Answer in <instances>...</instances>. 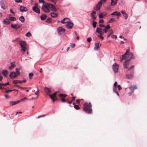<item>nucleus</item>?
Here are the masks:
<instances>
[{
    "instance_id": "obj_7",
    "label": "nucleus",
    "mask_w": 147,
    "mask_h": 147,
    "mask_svg": "<svg viewBox=\"0 0 147 147\" xmlns=\"http://www.w3.org/2000/svg\"><path fill=\"white\" fill-rule=\"evenodd\" d=\"M48 6L46 3V5L43 4L42 7V9L45 12H49V9L48 8Z\"/></svg>"
},
{
    "instance_id": "obj_32",
    "label": "nucleus",
    "mask_w": 147,
    "mask_h": 147,
    "mask_svg": "<svg viewBox=\"0 0 147 147\" xmlns=\"http://www.w3.org/2000/svg\"><path fill=\"white\" fill-rule=\"evenodd\" d=\"M13 84H17V83H22V82H21V81H20V80H14L13 82Z\"/></svg>"
},
{
    "instance_id": "obj_42",
    "label": "nucleus",
    "mask_w": 147,
    "mask_h": 147,
    "mask_svg": "<svg viewBox=\"0 0 147 147\" xmlns=\"http://www.w3.org/2000/svg\"><path fill=\"white\" fill-rule=\"evenodd\" d=\"M97 22L94 21H93V23L92 24V25L94 28H95L96 27V24Z\"/></svg>"
},
{
    "instance_id": "obj_41",
    "label": "nucleus",
    "mask_w": 147,
    "mask_h": 147,
    "mask_svg": "<svg viewBox=\"0 0 147 147\" xmlns=\"http://www.w3.org/2000/svg\"><path fill=\"white\" fill-rule=\"evenodd\" d=\"M74 107L75 109L77 110H79L80 109V107L78 105H74Z\"/></svg>"
},
{
    "instance_id": "obj_58",
    "label": "nucleus",
    "mask_w": 147,
    "mask_h": 147,
    "mask_svg": "<svg viewBox=\"0 0 147 147\" xmlns=\"http://www.w3.org/2000/svg\"><path fill=\"white\" fill-rule=\"evenodd\" d=\"M15 1L17 3H21L22 2V0H15Z\"/></svg>"
},
{
    "instance_id": "obj_2",
    "label": "nucleus",
    "mask_w": 147,
    "mask_h": 147,
    "mask_svg": "<svg viewBox=\"0 0 147 147\" xmlns=\"http://www.w3.org/2000/svg\"><path fill=\"white\" fill-rule=\"evenodd\" d=\"M83 110L88 114H91L92 113V106L90 103L86 102L83 105Z\"/></svg>"
},
{
    "instance_id": "obj_11",
    "label": "nucleus",
    "mask_w": 147,
    "mask_h": 147,
    "mask_svg": "<svg viewBox=\"0 0 147 147\" xmlns=\"http://www.w3.org/2000/svg\"><path fill=\"white\" fill-rule=\"evenodd\" d=\"M57 30L58 33L61 35L65 32V30L62 27H59L58 28Z\"/></svg>"
},
{
    "instance_id": "obj_38",
    "label": "nucleus",
    "mask_w": 147,
    "mask_h": 147,
    "mask_svg": "<svg viewBox=\"0 0 147 147\" xmlns=\"http://www.w3.org/2000/svg\"><path fill=\"white\" fill-rule=\"evenodd\" d=\"M10 20L13 21H15L16 20V18H15L13 17H10L9 18Z\"/></svg>"
},
{
    "instance_id": "obj_48",
    "label": "nucleus",
    "mask_w": 147,
    "mask_h": 147,
    "mask_svg": "<svg viewBox=\"0 0 147 147\" xmlns=\"http://www.w3.org/2000/svg\"><path fill=\"white\" fill-rule=\"evenodd\" d=\"M51 18L48 19L46 21L47 22V23H49L51 22Z\"/></svg>"
},
{
    "instance_id": "obj_21",
    "label": "nucleus",
    "mask_w": 147,
    "mask_h": 147,
    "mask_svg": "<svg viewBox=\"0 0 147 147\" xmlns=\"http://www.w3.org/2000/svg\"><path fill=\"white\" fill-rule=\"evenodd\" d=\"M20 10L22 12L26 11L28 10L27 9L26 7L22 6H21L20 7Z\"/></svg>"
},
{
    "instance_id": "obj_40",
    "label": "nucleus",
    "mask_w": 147,
    "mask_h": 147,
    "mask_svg": "<svg viewBox=\"0 0 147 147\" xmlns=\"http://www.w3.org/2000/svg\"><path fill=\"white\" fill-rule=\"evenodd\" d=\"M33 74L32 73H30L29 74V77L30 79V80L31 79V78H32L33 77Z\"/></svg>"
},
{
    "instance_id": "obj_63",
    "label": "nucleus",
    "mask_w": 147,
    "mask_h": 147,
    "mask_svg": "<svg viewBox=\"0 0 147 147\" xmlns=\"http://www.w3.org/2000/svg\"><path fill=\"white\" fill-rule=\"evenodd\" d=\"M14 86H16L17 87H18V88H19L21 89L22 87L20 86H19L17 85H14Z\"/></svg>"
},
{
    "instance_id": "obj_20",
    "label": "nucleus",
    "mask_w": 147,
    "mask_h": 147,
    "mask_svg": "<svg viewBox=\"0 0 147 147\" xmlns=\"http://www.w3.org/2000/svg\"><path fill=\"white\" fill-rule=\"evenodd\" d=\"M32 9L35 12L40 13V9L36 7H32Z\"/></svg>"
},
{
    "instance_id": "obj_25",
    "label": "nucleus",
    "mask_w": 147,
    "mask_h": 147,
    "mask_svg": "<svg viewBox=\"0 0 147 147\" xmlns=\"http://www.w3.org/2000/svg\"><path fill=\"white\" fill-rule=\"evenodd\" d=\"M117 0H111V6L114 5L117 3Z\"/></svg>"
},
{
    "instance_id": "obj_30",
    "label": "nucleus",
    "mask_w": 147,
    "mask_h": 147,
    "mask_svg": "<svg viewBox=\"0 0 147 147\" xmlns=\"http://www.w3.org/2000/svg\"><path fill=\"white\" fill-rule=\"evenodd\" d=\"M19 20L22 22H24L25 20V18L23 16H20L19 18Z\"/></svg>"
},
{
    "instance_id": "obj_44",
    "label": "nucleus",
    "mask_w": 147,
    "mask_h": 147,
    "mask_svg": "<svg viewBox=\"0 0 147 147\" xmlns=\"http://www.w3.org/2000/svg\"><path fill=\"white\" fill-rule=\"evenodd\" d=\"M106 1V0H100L99 2L102 4V3H105Z\"/></svg>"
},
{
    "instance_id": "obj_37",
    "label": "nucleus",
    "mask_w": 147,
    "mask_h": 147,
    "mask_svg": "<svg viewBox=\"0 0 147 147\" xmlns=\"http://www.w3.org/2000/svg\"><path fill=\"white\" fill-rule=\"evenodd\" d=\"M105 15H104L102 13L100 14L99 15V18H103Z\"/></svg>"
},
{
    "instance_id": "obj_3",
    "label": "nucleus",
    "mask_w": 147,
    "mask_h": 147,
    "mask_svg": "<svg viewBox=\"0 0 147 147\" xmlns=\"http://www.w3.org/2000/svg\"><path fill=\"white\" fill-rule=\"evenodd\" d=\"M134 66L133 65H131L129 67H128V68H127V69L126 73V76L127 78L128 79H131L133 77V72L132 71L131 72H130V70L132 69H133L134 68Z\"/></svg>"
},
{
    "instance_id": "obj_12",
    "label": "nucleus",
    "mask_w": 147,
    "mask_h": 147,
    "mask_svg": "<svg viewBox=\"0 0 147 147\" xmlns=\"http://www.w3.org/2000/svg\"><path fill=\"white\" fill-rule=\"evenodd\" d=\"M73 25V23L70 21L66 24V27L67 28L70 29L72 28Z\"/></svg>"
},
{
    "instance_id": "obj_14",
    "label": "nucleus",
    "mask_w": 147,
    "mask_h": 147,
    "mask_svg": "<svg viewBox=\"0 0 147 147\" xmlns=\"http://www.w3.org/2000/svg\"><path fill=\"white\" fill-rule=\"evenodd\" d=\"M11 28L13 29H17L20 28L21 27V25H19L18 24H11Z\"/></svg>"
},
{
    "instance_id": "obj_33",
    "label": "nucleus",
    "mask_w": 147,
    "mask_h": 147,
    "mask_svg": "<svg viewBox=\"0 0 147 147\" xmlns=\"http://www.w3.org/2000/svg\"><path fill=\"white\" fill-rule=\"evenodd\" d=\"M96 32L99 34L100 35H102L104 34V32L102 31H99L98 30H96Z\"/></svg>"
},
{
    "instance_id": "obj_57",
    "label": "nucleus",
    "mask_w": 147,
    "mask_h": 147,
    "mask_svg": "<svg viewBox=\"0 0 147 147\" xmlns=\"http://www.w3.org/2000/svg\"><path fill=\"white\" fill-rule=\"evenodd\" d=\"M39 2L40 3H42L44 4L45 3V1L44 0H39Z\"/></svg>"
},
{
    "instance_id": "obj_61",
    "label": "nucleus",
    "mask_w": 147,
    "mask_h": 147,
    "mask_svg": "<svg viewBox=\"0 0 147 147\" xmlns=\"http://www.w3.org/2000/svg\"><path fill=\"white\" fill-rule=\"evenodd\" d=\"M0 5L1 6L3 5V2L2 1H0Z\"/></svg>"
},
{
    "instance_id": "obj_55",
    "label": "nucleus",
    "mask_w": 147,
    "mask_h": 147,
    "mask_svg": "<svg viewBox=\"0 0 147 147\" xmlns=\"http://www.w3.org/2000/svg\"><path fill=\"white\" fill-rule=\"evenodd\" d=\"M76 45L75 43L73 44L72 45H70V46L72 48H74L75 46Z\"/></svg>"
},
{
    "instance_id": "obj_49",
    "label": "nucleus",
    "mask_w": 147,
    "mask_h": 147,
    "mask_svg": "<svg viewBox=\"0 0 147 147\" xmlns=\"http://www.w3.org/2000/svg\"><path fill=\"white\" fill-rule=\"evenodd\" d=\"M110 28V25L109 24H108L105 28L107 30H109Z\"/></svg>"
},
{
    "instance_id": "obj_13",
    "label": "nucleus",
    "mask_w": 147,
    "mask_h": 147,
    "mask_svg": "<svg viewBox=\"0 0 147 147\" xmlns=\"http://www.w3.org/2000/svg\"><path fill=\"white\" fill-rule=\"evenodd\" d=\"M57 92H56L53 93L52 95H49V96L53 100V102H54L57 99V98H56V99H55Z\"/></svg>"
},
{
    "instance_id": "obj_47",
    "label": "nucleus",
    "mask_w": 147,
    "mask_h": 147,
    "mask_svg": "<svg viewBox=\"0 0 147 147\" xmlns=\"http://www.w3.org/2000/svg\"><path fill=\"white\" fill-rule=\"evenodd\" d=\"M13 91V90H7L5 91V92L6 93H7L10 92H11Z\"/></svg>"
},
{
    "instance_id": "obj_9",
    "label": "nucleus",
    "mask_w": 147,
    "mask_h": 147,
    "mask_svg": "<svg viewBox=\"0 0 147 147\" xmlns=\"http://www.w3.org/2000/svg\"><path fill=\"white\" fill-rule=\"evenodd\" d=\"M59 97L61 98V101L63 102H64L66 101V100L65 99L67 95L66 94H59Z\"/></svg>"
},
{
    "instance_id": "obj_1",
    "label": "nucleus",
    "mask_w": 147,
    "mask_h": 147,
    "mask_svg": "<svg viewBox=\"0 0 147 147\" xmlns=\"http://www.w3.org/2000/svg\"><path fill=\"white\" fill-rule=\"evenodd\" d=\"M129 49H127L126 52L123 55H122L121 58V61L126 59H134V55L131 52H130Z\"/></svg>"
},
{
    "instance_id": "obj_39",
    "label": "nucleus",
    "mask_w": 147,
    "mask_h": 147,
    "mask_svg": "<svg viewBox=\"0 0 147 147\" xmlns=\"http://www.w3.org/2000/svg\"><path fill=\"white\" fill-rule=\"evenodd\" d=\"M115 18H111L110 20H109V23H112L114 21H115Z\"/></svg>"
},
{
    "instance_id": "obj_53",
    "label": "nucleus",
    "mask_w": 147,
    "mask_h": 147,
    "mask_svg": "<svg viewBox=\"0 0 147 147\" xmlns=\"http://www.w3.org/2000/svg\"><path fill=\"white\" fill-rule=\"evenodd\" d=\"M124 16L125 19H127L128 17V15L127 13L125 14Z\"/></svg>"
},
{
    "instance_id": "obj_23",
    "label": "nucleus",
    "mask_w": 147,
    "mask_h": 147,
    "mask_svg": "<svg viewBox=\"0 0 147 147\" xmlns=\"http://www.w3.org/2000/svg\"><path fill=\"white\" fill-rule=\"evenodd\" d=\"M99 43H95V46L94 47V49L95 50H97L99 49L100 47L99 46Z\"/></svg>"
},
{
    "instance_id": "obj_24",
    "label": "nucleus",
    "mask_w": 147,
    "mask_h": 147,
    "mask_svg": "<svg viewBox=\"0 0 147 147\" xmlns=\"http://www.w3.org/2000/svg\"><path fill=\"white\" fill-rule=\"evenodd\" d=\"M45 90L47 94H49L51 92L50 89L47 87H45Z\"/></svg>"
},
{
    "instance_id": "obj_56",
    "label": "nucleus",
    "mask_w": 147,
    "mask_h": 147,
    "mask_svg": "<svg viewBox=\"0 0 147 147\" xmlns=\"http://www.w3.org/2000/svg\"><path fill=\"white\" fill-rule=\"evenodd\" d=\"M102 31L104 32V33H106L107 32L108 30L106 29V28H104L102 29Z\"/></svg>"
},
{
    "instance_id": "obj_46",
    "label": "nucleus",
    "mask_w": 147,
    "mask_h": 147,
    "mask_svg": "<svg viewBox=\"0 0 147 147\" xmlns=\"http://www.w3.org/2000/svg\"><path fill=\"white\" fill-rule=\"evenodd\" d=\"M31 34L29 32H28L26 34L25 36H31Z\"/></svg>"
},
{
    "instance_id": "obj_59",
    "label": "nucleus",
    "mask_w": 147,
    "mask_h": 147,
    "mask_svg": "<svg viewBox=\"0 0 147 147\" xmlns=\"http://www.w3.org/2000/svg\"><path fill=\"white\" fill-rule=\"evenodd\" d=\"M98 37L101 38L102 40H103L104 39V37L102 35H99L98 36Z\"/></svg>"
},
{
    "instance_id": "obj_22",
    "label": "nucleus",
    "mask_w": 147,
    "mask_h": 147,
    "mask_svg": "<svg viewBox=\"0 0 147 147\" xmlns=\"http://www.w3.org/2000/svg\"><path fill=\"white\" fill-rule=\"evenodd\" d=\"M121 14L118 11H115L111 13L112 15H116L117 16H120Z\"/></svg>"
},
{
    "instance_id": "obj_28",
    "label": "nucleus",
    "mask_w": 147,
    "mask_h": 147,
    "mask_svg": "<svg viewBox=\"0 0 147 147\" xmlns=\"http://www.w3.org/2000/svg\"><path fill=\"white\" fill-rule=\"evenodd\" d=\"M8 71L7 70H3L2 71V74L5 76L6 77L7 75Z\"/></svg>"
},
{
    "instance_id": "obj_19",
    "label": "nucleus",
    "mask_w": 147,
    "mask_h": 147,
    "mask_svg": "<svg viewBox=\"0 0 147 147\" xmlns=\"http://www.w3.org/2000/svg\"><path fill=\"white\" fill-rule=\"evenodd\" d=\"M102 5L99 2L97 4L96 8H95L94 9L96 11H99L102 6Z\"/></svg>"
},
{
    "instance_id": "obj_8",
    "label": "nucleus",
    "mask_w": 147,
    "mask_h": 147,
    "mask_svg": "<svg viewBox=\"0 0 147 147\" xmlns=\"http://www.w3.org/2000/svg\"><path fill=\"white\" fill-rule=\"evenodd\" d=\"M119 67V65L117 63H114L113 66V69L114 72L117 73L118 71V69Z\"/></svg>"
},
{
    "instance_id": "obj_10",
    "label": "nucleus",
    "mask_w": 147,
    "mask_h": 147,
    "mask_svg": "<svg viewBox=\"0 0 147 147\" xmlns=\"http://www.w3.org/2000/svg\"><path fill=\"white\" fill-rule=\"evenodd\" d=\"M130 59H126L125 61L123 63V65L124 67L125 68H128V67H129V62L130 61Z\"/></svg>"
},
{
    "instance_id": "obj_6",
    "label": "nucleus",
    "mask_w": 147,
    "mask_h": 147,
    "mask_svg": "<svg viewBox=\"0 0 147 147\" xmlns=\"http://www.w3.org/2000/svg\"><path fill=\"white\" fill-rule=\"evenodd\" d=\"M47 4L52 11H57V9L53 5L48 3H47Z\"/></svg>"
},
{
    "instance_id": "obj_26",
    "label": "nucleus",
    "mask_w": 147,
    "mask_h": 147,
    "mask_svg": "<svg viewBox=\"0 0 147 147\" xmlns=\"http://www.w3.org/2000/svg\"><path fill=\"white\" fill-rule=\"evenodd\" d=\"M3 22L4 24H9V20L8 19H5L3 20Z\"/></svg>"
},
{
    "instance_id": "obj_64",
    "label": "nucleus",
    "mask_w": 147,
    "mask_h": 147,
    "mask_svg": "<svg viewBox=\"0 0 147 147\" xmlns=\"http://www.w3.org/2000/svg\"><path fill=\"white\" fill-rule=\"evenodd\" d=\"M3 79V77L0 74V81H1Z\"/></svg>"
},
{
    "instance_id": "obj_16",
    "label": "nucleus",
    "mask_w": 147,
    "mask_h": 147,
    "mask_svg": "<svg viewBox=\"0 0 147 147\" xmlns=\"http://www.w3.org/2000/svg\"><path fill=\"white\" fill-rule=\"evenodd\" d=\"M17 75L15 72H13L11 73L9 77L11 79H13L17 77Z\"/></svg>"
},
{
    "instance_id": "obj_36",
    "label": "nucleus",
    "mask_w": 147,
    "mask_h": 147,
    "mask_svg": "<svg viewBox=\"0 0 147 147\" xmlns=\"http://www.w3.org/2000/svg\"><path fill=\"white\" fill-rule=\"evenodd\" d=\"M75 98H76L75 97H73L72 98V100H71L70 101H68V103L69 104H71L72 102L75 100Z\"/></svg>"
},
{
    "instance_id": "obj_27",
    "label": "nucleus",
    "mask_w": 147,
    "mask_h": 147,
    "mask_svg": "<svg viewBox=\"0 0 147 147\" xmlns=\"http://www.w3.org/2000/svg\"><path fill=\"white\" fill-rule=\"evenodd\" d=\"M11 66L9 67V69H12L14 68L16 66V65L14 63H11Z\"/></svg>"
},
{
    "instance_id": "obj_29",
    "label": "nucleus",
    "mask_w": 147,
    "mask_h": 147,
    "mask_svg": "<svg viewBox=\"0 0 147 147\" xmlns=\"http://www.w3.org/2000/svg\"><path fill=\"white\" fill-rule=\"evenodd\" d=\"M20 70V68H16V74L17 75H19L20 74V73L19 72V71Z\"/></svg>"
},
{
    "instance_id": "obj_51",
    "label": "nucleus",
    "mask_w": 147,
    "mask_h": 147,
    "mask_svg": "<svg viewBox=\"0 0 147 147\" xmlns=\"http://www.w3.org/2000/svg\"><path fill=\"white\" fill-rule=\"evenodd\" d=\"M92 40V38L91 37H89L87 39V41L88 42H90Z\"/></svg>"
},
{
    "instance_id": "obj_17",
    "label": "nucleus",
    "mask_w": 147,
    "mask_h": 147,
    "mask_svg": "<svg viewBox=\"0 0 147 147\" xmlns=\"http://www.w3.org/2000/svg\"><path fill=\"white\" fill-rule=\"evenodd\" d=\"M96 12L94 11L91 13V17L92 19L95 20L96 19L97 16H96Z\"/></svg>"
},
{
    "instance_id": "obj_34",
    "label": "nucleus",
    "mask_w": 147,
    "mask_h": 147,
    "mask_svg": "<svg viewBox=\"0 0 147 147\" xmlns=\"http://www.w3.org/2000/svg\"><path fill=\"white\" fill-rule=\"evenodd\" d=\"M51 16L52 17L54 18L56 17L57 16V14L55 13H51Z\"/></svg>"
},
{
    "instance_id": "obj_54",
    "label": "nucleus",
    "mask_w": 147,
    "mask_h": 147,
    "mask_svg": "<svg viewBox=\"0 0 147 147\" xmlns=\"http://www.w3.org/2000/svg\"><path fill=\"white\" fill-rule=\"evenodd\" d=\"M117 88L119 90V91L121 89V88L120 85H118L117 86Z\"/></svg>"
},
{
    "instance_id": "obj_43",
    "label": "nucleus",
    "mask_w": 147,
    "mask_h": 147,
    "mask_svg": "<svg viewBox=\"0 0 147 147\" xmlns=\"http://www.w3.org/2000/svg\"><path fill=\"white\" fill-rule=\"evenodd\" d=\"M28 100V98H27L26 97H24L23 98L21 99L20 101V102H22V101H24V100Z\"/></svg>"
},
{
    "instance_id": "obj_60",
    "label": "nucleus",
    "mask_w": 147,
    "mask_h": 147,
    "mask_svg": "<svg viewBox=\"0 0 147 147\" xmlns=\"http://www.w3.org/2000/svg\"><path fill=\"white\" fill-rule=\"evenodd\" d=\"M117 82H115L114 83V86L115 87V88H116L117 86Z\"/></svg>"
},
{
    "instance_id": "obj_45",
    "label": "nucleus",
    "mask_w": 147,
    "mask_h": 147,
    "mask_svg": "<svg viewBox=\"0 0 147 147\" xmlns=\"http://www.w3.org/2000/svg\"><path fill=\"white\" fill-rule=\"evenodd\" d=\"M102 29H102V28H98V27H97L96 30H98V31H102Z\"/></svg>"
},
{
    "instance_id": "obj_35",
    "label": "nucleus",
    "mask_w": 147,
    "mask_h": 147,
    "mask_svg": "<svg viewBox=\"0 0 147 147\" xmlns=\"http://www.w3.org/2000/svg\"><path fill=\"white\" fill-rule=\"evenodd\" d=\"M113 33V31L112 30H110L109 32V35H108L107 38H108Z\"/></svg>"
},
{
    "instance_id": "obj_5",
    "label": "nucleus",
    "mask_w": 147,
    "mask_h": 147,
    "mask_svg": "<svg viewBox=\"0 0 147 147\" xmlns=\"http://www.w3.org/2000/svg\"><path fill=\"white\" fill-rule=\"evenodd\" d=\"M19 44L20 45L22 49L21 51L24 52L25 51L26 49V42L24 41H20L19 42Z\"/></svg>"
},
{
    "instance_id": "obj_4",
    "label": "nucleus",
    "mask_w": 147,
    "mask_h": 147,
    "mask_svg": "<svg viewBox=\"0 0 147 147\" xmlns=\"http://www.w3.org/2000/svg\"><path fill=\"white\" fill-rule=\"evenodd\" d=\"M137 87L136 85H131L129 88H126L125 89V90L129 95L131 96V95L134 92V90L135 89H137Z\"/></svg>"
},
{
    "instance_id": "obj_62",
    "label": "nucleus",
    "mask_w": 147,
    "mask_h": 147,
    "mask_svg": "<svg viewBox=\"0 0 147 147\" xmlns=\"http://www.w3.org/2000/svg\"><path fill=\"white\" fill-rule=\"evenodd\" d=\"M39 90L38 89L37 91L35 93V94L38 95V94L39 93Z\"/></svg>"
},
{
    "instance_id": "obj_50",
    "label": "nucleus",
    "mask_w": 147,
    "mask_h": 147,
    "mask_svg": "<svg viewBox=\"0 0 147 147\" xmlns=\"http://www.w3.org/2000/svg\"><path fill=\"white\" fill-rule=\"evenodd\" d=\"M111 38H112L116 39V38H117V37L116 36L113 35H111Z\"/></svg>"
},
{
    "instance_id": "obj_15",
    "label": "nucleus",
    "mask_w": 147,
    "mask_h": 147,
    "mask_svg": "<svg viewBox=\"0 0 147 147\" xmlns=\"http://www.w3.org/2000/svg\"><path fill=\"white\" fill-rule=\"evenodd\" d=\"M70 21V20L67 18H65L61 20V22L62 24L67 23Z\"/></svg>"
},
{
    "instance_id": "obj_52",
    "label": "nucleus",
    "mask_w": 147,
    "mask_h": 147,
    "mask_svg": "<svg viewBox=\"0 0 147 147\" xmlns=\"http://www.w3.org/2000/svg\"><path fill=\"white\" fill-rule=\"evenodd\" d=\"M104 21L103 20L100 19L99 21V23H104Z\"/></svg>"
},
{
    "instance_id": "obj_18",
    "label": "nucleus",
    "mask_w": 147,
    "mask_h": 147,
    "mask_svg": "<svg viewBox=\"0 0 147 147\" xmlns=\"http://www.w3.org/2000/svg\"><path fill=\"white\" fill-rule=\"evenodd\" d=\"M20 102V101H19V100H17L16 101H10L9 102V104H10V105L11 106H13V105H15L18 103H19Z\"/></svg>"
},
{
    "instance_id": "obj_31",
    "label": "nucleus",
    "mask_w": 147,
    "mask_h": 147,
    "mask_svg": "<svg viewBox=\"0 0 147 147\" xmlns=\"http://www.w3.org/2000/svg\"><path fill=\"white\" fill-rule=\"evenodd\" d=\"M47 17V16L45 14H42V15L41 16V19L42 20H43L45 19Z\"/></svg>"
}]
</instances>
